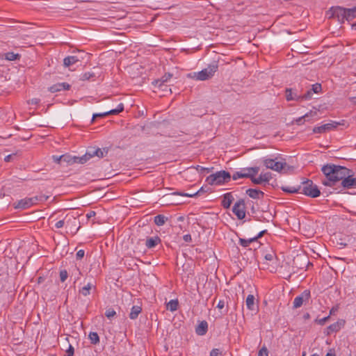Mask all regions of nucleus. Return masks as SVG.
<instances>
[{"label":"nucleus","instance_id":"1","mask_svg":"<svg viewBox=\"0 0 356 356\" xmlns=\"http://www.w3.org/2000/svg\"><path fill=\"white\" fill-rule=\"evenodd\" d=\"M321 171L325 176V179L322 180L324 186H334L337 182L343 180V177L348 175L349 169L334 164H326L321 168Z\"/></svg>","mask_w":356,"mask_h":356},{"label":"nucleus","instance_id":"2","mask_svg":"<svg viewBox=\"0 0 356 356\" xmlns=\"http://www.w3.org/2000/svg\"><path fill=\"white\" fill-rule=\"evenodd\" d=\"M300 187V193H302L308 197L315 198L321 195V191L318 187L314 184L313 181L311 179H306L304 180L301 185L299 186Z\"/></svg>","mask_w":356,"mask_h":356},{"label":"nucleus","instance_id":"3","mask_svg":"<svg viewBox=\"0 0 356 356\" xmlns=\"http://www.w3.org/2000/svg\"><path fill=\"white\" fill-rule=\"evenodd\" d=\"M49 199V196L41 194L35 195L32 197H26L19 200L15 206V209H26L31 206L38 204V202H43Z\"/></svg>","mask_w":356,"mask_h":356},{"label":"nucleus","instance_id":"4","mask_svg":"<svg viewBox=\"0 0 356 356\" xmlns=\"http://www.w3.org/2000/svg\"><path fill=\"white\" fill-rule=\"evenodd\" d=\"M231 179V175L225 170H220L207 177L206 181L209 185H221L228 183Z\"/></svg>","mask_w":356,"mask_h":356},{"label":"nucleus","instance_id":"5","mask_svg":"<svg viewBox=\"0 0 356 356\" xmlns=\"http://www.w3.org/2000/svg\"><path fill=\"white\" fill-rule=\"evenodd\" d=\"M175 196L193 197V195L188 193L176 191L163 195L161 198L162 202L168 205H179L184 203L179 198H177Z\"/></svg>","mask_w":356,"mask_h":356},{"label":"nucleus","instance_id":"6","mask_svg":"<svg viewBox=\"0 0 356 356\" xmlns=\"http://www.w3.org/2000/svg\"><path fill=\"white\" fill-rule=\"evenodd\" d=\"M218 69V63L216 61H213L212 63L209 64L207 68H204L197 73V75L199 76L198 80L206 81L212 78Z\"/></svg>","mask_w":356,"mask_h":356},{"label":"nucleus","instance_id":"7","mask_svg":"<svg viewBox=\"0 0 356 356\" xmlns=\"http://www.w3.org/2000/svg\"><path fill=\"white\" fill-rule=\"evenodd\" d=\"M266 232H267V230H263V231L260 232L257 234V236H256L253 238H250L249 239H245V238H240L238 240V243L240 244V245H241L244 248H246V247H248L250 244L257 242V245H253V247L250 248V250H252V248H254V250H257L258 248L260 247V245H261L259 243L257 242V239L259 238H261Z\"/></svg>","mask_w":356,"mask_h":356},{"label":"nucleus","instance_id":"8","mask_svg":"<svg viewBox=\"0 0 356 356\" xmlns=\"http://www.w3.org/2000/svg\"><path fill=\"white\" fill-rule=\"evenodd\" d=\"M313 94L314 93L312 92V91L309 89L302 95L296 94L295 97H291V88L286 89V99L287 101L296 100L298 102H301L303 100L311 99L313 96Z\"/></svg>","mask_w":356,"mask_h":356},{"label":"nucleus","instance_id":"9","mask_svg":"<svg viewBox=\"0 0 356 356\" xmlns=\"http://www.w3.org/2000/svg\"><path fill=\"white\" fill-rule=\"evenodd\" d=\"M232 212L239 220H242L245 217V204L244 200L240 199L234 204L232 208Z\"/></svg>","mask_w":356,"mask_h":356},{"label":"nucleus","instance_id":"10","mask_svg":"<svg viewBox=\"0 0 356 356\" xmlns=\"http://www.w3.org/2000/svg\"><path fill=\"white\" fill-rule=\"evenodd\" d=\"M264 165L269 169L273 170L275 171L280 172L282 169L285 168L286 165V163H282L280 161H275L272 159H266L264 160Z\"/></svg>","mask_w":356,"mask_h":356},{"label":"nucleus","instance_id":"11","mask_svg":"<svg viewBox=\"0 0 356 356\" xmlns=\"http://www.w3.org/2000/svg\"><path fill=\"white\" fill-rule=\"evenodd\" d=\"M352 170L349 169V172L348 175L343 177L342 181L341 182V185L343 188H356V178H354L352 175Z\"/></svg>","mask_w":356,"mask_h":356},{"label":"nucleus","instance_id":"12","mask_svg":"<svg viewBox=\"0 0 356 356\" xmlns=\"http://www.w3.org/2000/svg\"><path fill=\"white\" fill-rule=\"evenodd\" d=\"M311 297L310 291L305 290L300 296H298L295 298L293 300V307L294 309H297L300 307L303 302L305 301H308Z\"/></svg>","mask_w":356,"mask_h":356},{"label":"nucleus","instance_id":"13","mask_svg":"<svg viewBox=\"0 0 356 356\" xmlns=\"http://www.w3.org/2000/svg\"><path fill=\"white\" fill-rule=\"evenodd\" d=\"M340 123L337 122H332L330 123L325 124L319 127H315L313 129V133L314 134H323L329 131L334 128H337Z\"/></svg>","mask_w":356,"mask_h":356},{"label":"nucleus","instance_id":"14","mask_svg":"<svg viewBox=\"0 0 356 356\" xmlns=\"http://www.w3.org/2000/svg\"><path fill=\"white\" fill-rule=\"evenodd\" d=\"M332 12V17H337L339 21L342 22L344 21L346 17V9L341 7H335L330 9Z\"/></svg>","mask_w":356,"mask_h":356},{"label":"nucleus","instance_id":"15","mask_svg":"<svg viewBox=\"0 0 356 356\" xmlns=\"http://www.w3.org/2000/svg\"><path fill=\"white\" fill-rule=\"evenodd\" d=\"M77 222V220L76 218L73 217L72 216L67 215L63 220H60L58 221L55 226L56 228L59 229L64 226L65 224L67 225H69L70 224L74 223L76 224Z\"/></svg>","mask_w":356,"mask_h":356},{"label":"nucleus","instance_id":"16","mask_svg":"<svg viewBox=\"0 0 356 356\" xmlns=\"http://www.w3.org/2000/svg\"><path fill=\"white\" fill-rule=\"evenodd\" d=\"M70 88L71 86L67 83H58L49 87V90L51 92H56L61 90H68Z\"/></svg>","mask_w":356,"mask_h":356},{"label":"nucleus","instance_id":"17","mask_svg":"<svg viewBox=\"0 0 356 356\" xmlns=\"http://www.w3.org/2000/svg\"><path fill=\"white\" fill-rule=\"evenodd\" d=\"M234 198L232 193H227L222 195L221 205L224 209H229Z\"/></svg>","mask_w":356,"mask_h":356},{"label":"nucleus","instance_id":"18","mask_svg":"<svg viewBox=\"0 0 356 356\" xmlns=\"http://www.w3.org/2000/svg\"><path fill=\"white\" fill-rule=\"evenodd\" d=\"M246 194L252 199H263L265 194L263 191L256 188H249Z\"/></svg>","mask_w":356,"mask_h":356},{"label":"nucleus","instance_id":"19","mask_svg":"<svg viewBox=\"0 0 356 356\" xmlns=\"http://www.w3.org/2000/svg\"><path fill=\"white\" fill-rule=\"evenodd\" d=\"M172 77V74L165 73L161 79H155L152 84L158 88H161L165 83H167Z\"/></svg>","mask_w":356,"mask_h":356},{"label":"nucleus","instance_id":"20","mask_svg":"<svg viewBox=\"0 0 356 356\" xmlns=\"http://www.w3.org/2000/svg\"><path fill=\"white\" fill-rule=\"evenodd\" d=\"M345 325L344 320H339L336 323H334L327 327V334L332 332H337Z\"/></svg>","mask_w":356,"mask_h":356},{"label":"nucleus","instance_id":"21","mask_svg":"<svg viewBox=\"0 0 356 356\" xmlns=\"http://www.w3.org/2000/svg\"><path fill=\"white\" fill-rule=\"evenodd\" d=\"M208 331V323L206 321H201L195 327V332L199 336L204 335Z\"/></svg>","mask_w":356,"mask_h":356},{"label":"nucleus","instance_id":"22","mask_svg":"<svg viewBox=\"0 0 356 356\" xmlns=\"http://www.w3.org/2000/svg\"><path fill=\"white\" fill-rule=\"evenodd\" d=\"M88 155L90 156L91 158L95 156H97L99 159L103 158L104 156V151L101 149L100 148L96 147H90L87 149Z\"/></svg>","mask_w":356,"mask_h":356},{"label":"nucleus","instance_id":"23","mask_svg":"<svg viewBox=\"0 0 356 356\" xmlns=\"http://www.w3.org/2000/svg\"><path fill=\"white\" fill-rule=\"evenodd\" d=\"M161 242V238L158 236L149 237L146 240L145 245L147 248L152 249Z\"/></svg>","mask_w":356,"mask_h":356},{"label":"nucleus","instance_id":"24","mask_svg":"<svg viewBox=\"0 0 356 356\" xmlns=\"http://www.w3.org/2000/svg\"><path fill=\"white\" fill-rule=\"evenodd\" d=\"M80 61L79 58L76 56H69L64 58L63 60V65L65 67H69L71 65L76 63Z\"/></svg>","mask_w":356,"mask_h":356},{"label":"nucleus","instance_id":"25","mask_svg":"<svg viewBox=\"0 0 356 356\" xmlns=\"http://www.w3.org/2000/svg\"><path fill=\"white\" fill-rule=\"evenodd\" d=\"M142 312V307L139 305H134L131 309V312L129 313V317L131 320H135L138 318V315Z\"/></svg>","mask_w":356,"mask_h":356},{"label":"nucleus","instance_id":"26","mask_svg":"<svg viewBox=\"0 0 356 356\" xmlns=\"http://www.w3.org/2000/svg\"><path fill=\"white\" fill-rule=\"evenodd\" d=\"M59 159H63V162L70 165L76 163V156H72L69 154H65L59 156Z\"/></svg>","mask_w":356,"mask_h":356},{"label":"nucleus","instance_id":"27","mask_svg":"<svg viewBox=\"0 0 356 356\" xmlns=\"http://www.w3.org/2000/svg\"><path fill=\"white\" fill-rule=\"evenodd\" d=\"M356 17V6L352 8L346 9L345 19L352 21Z\"/></svg>","mask_w":356,"mask_h":356},{"label":"nucleus","instance_id":"28","mask_svg":"<svg viewBox=\"0 0 356 356\" xmlns=\"http://www.w3.org/2000/svg\"><path fill=\"white\" fill-rule=\"evenodd\" d=\"M254 296L252 294H250L248 296L245 301L246 306L248 309L250 310H254L255 309V305H254Z\"/></svg>","mask_w":356,"mask_h":356},{"label":"nucleus","instance_id":"29","mask_svg":"<svg viewBox=\"0 0 356 356\" xmlns=\"http://www.w3.org/2000/svg\"><path fill=\"white\" fill-rule=\"evenodd\" d=\"M167 220V217H165L163 215L159 214L154 217V222L157 226H162L165 223Z\"/></svg>","mask_w":356,"mask_h":356},{"label":"nucleus","instance_id":"30","mask_svg":"<svg viewBox=\"0 0 356 356\" xmlns=\"http://www.w3.org/2000/svg\"><path fill=\"white\" fill-rule=\"evenodd\" d=\"M300 187L299 186L298 187L294 186H282L281 189L286 193H298L300 191Z\"/></svg>","mask_w":356,"mask_h":356},{"label":"nucleus","instance_id":"31","mask_svg":"<svg viewBox=\"0 0 356 356\" xmlns=\"http://www.w3.org/2000/svg\"><path fill=\"white\" fill-rule=\"evenodd\" d=\"M179 302L177 300H171L167 303V309L171 312H175L178 309Z\"/></svg>","mask_w":356,"mask_h":356},{"label":"nucleus","instance_id":"32","mask_svg":"<svg viewBox=\"0 0 356 356\" xmlns=\"http://www.w3.org/2000/svg\"><path fill=\"white\" fill-rule=\"evenodd\" d=\"M21 55L19 54H15L14 52L10 51L4 54L5 59L8 60H19Z\"/></svg>","mask_w":356,"mask_h":356},{"label":"nucleus","instance_id":"33","mask_svg":"<svg viewBox=\"0 0 356 356\" xmlns=\"http://www.w3.org/2000/svg\"><path fill=\"white\" fill-rule=\"evenodd\" d=\"M90 343L93 345H96L99 343V337L95 332H90L88 335Z\"/></svg>","mask_w":356,"mask_h":356},{"label":"nucleus","instance_id":"34","mask_svg":"<svg viewBox=\"0 0 356 356\" xmlns=\"http://www.w3.org/2000/svg\"><path fill=\"white\" fill-rule=\"evenodd\" d=\"M244 174L252 175V176H255L259 171V167H250L243 169Z\"/></svg>","mask_w":356,"mask_h":356},{"label":"nucleus","instance_id":"35","mask_svg":"<svg viewBox=\"0 0 356 356\" xmlns=\"http://www.w3.org/2000/svg\"><path fill=\"white\" fill-rule=\"evenodd\" d=\"M90 159H91V157L90 156L88 155V151H86V154L82 156H76V163L83 164L86 163Z\"/></svg>","mask_w":356,"mask_h":356},{"label":"nucleus","instance_id":"36","mask_svg":"<svg viewBox=\"0 0 356 356\" xmlns=\"http://www.w3.org/2000/svg\"><path fill=\"white\" fill-rule=\"evenodd\" d=\"M124 110V105L123 104H118V107L115 109H112L111 111H107L108 115H118Z\"/></svg>","mask_w":356,"mask_h":356},{"label":"nucleus","instance_id":"37","mask_svg":"<svg viewBox=\"0 0 356 356\" xmlns=\"http://www.w3.org/2000/svg\"><path fill=\"white\" fill-rule=\"evenodd\" d=\"M92 287V284L90 283H88L86 286L82 287V289L79 291V292L84 296H87L90 294V291Z\"/></svg>","mask_w":356,"mask_h":356},{"label":"nucleus","instance_id":"38","mask_svg":"<svg viewBox=\"0 0 356 356\" xmlns=\"http://www.w3.org/2000/svg\"><path fill=\"white\" fill-rule=\"evenodd\" d=\"M249 177H250V175L249 174H244L243 173V171L242 170L241 172H236L233 176H232V179L234 180H236L239 178H248Z\"/></svg>","mask_w":356,"mask_h":356},{"label":"nucleus","instance_id":"39","mask_svg":"<svg viewBox=\"0 0 356 356\" xmlns=\"http://www.w3.org/2000/svg\"><path fill=\"white\" fill-rule=\"evenodd\" d=\"M96 76L94 72H85L81 75V81H87L90 80L92 78H95Z\"/></svg>","mask_w":356,"mask_h":356},{"label":"nucleus","instance_id":"40","mask_svg":"<svg viewBox=\"0 0 356 356\" xmlns=\"http://www.w3.org/2000/svg\"><path fill=\"white\" fill-rule=\"evenodd\" d=\"M298 261H302L304 264H307V266L311 265L312 266V264L310 263L308 260V259L306 257H298L297 258H295L293 261V264H296V262Z\"/></svg>","mask_w":356,"mask_h":356},{"label":"nucleus","instance_id":"41","mask_svg":"<svg viewBox=\"0 0 356 356\" xmlns=\"http://www.w3.org/2000/svg\"><path fill=\"white\" fill-rule=\"evenodd\" d=\"M312 112H309V113H306L305 115H304L303 116L298 118L296 120V123L298 125H300V124H302L305 122V119L308 118L309 116H312Z\"/></svg>","mask_w":356,"mask_h":356},{"label":"nucleus","instance_id":"42","mask_svg":"<svg viewBox=\"0 0 356 356\" xmlns=\"http://www.w3.org/2000/svg\"><path fill=\"white\" fill-rule=\"evenodd\" d=\"M248 178L250 179V180L252 181V182L254 184H261L264 181L262 180V178L259 175V177H255V176H252V175H250V177H249Z\"/></svg>","mask_w":356,"mask_h":356},{"label":"nucleus","instance_id":"43","mask_svg":"<svg viewBox=\"0 0 356 356\" xmlns=\"http://www.w3.org/2000/svg\"><path fill=\"white\" fill-rule=\"evenodd\" d=\"M115 315H116V312L113 308H108L105 312V316L109 319H111Z\"/></svg>","mask_w":356,"mask_h":356},{"label":"nucleus","instance_id":"44","mask_svg":"<svg viewBox=\"0 0 356 356\" xmlns=\"http://www.w3.org/2000/svg\"><path fill=\"white\" fill-rule=\"evenodd\" d=\"M322 87L320 83H315L312 85V88L310 89L313 93H318L321 91Z\"/></svg>","mask_w":356,"mask_h":356},{"label":"nucleus","instance_id":"45","mask_svg":"<svg viewBox=\"0 0 356 356\" xmlns=\"http://www.w3.org/2000/svg\"><path fill=\"white\" fill-rule=\"evenodd\" d=\"M260 176L261 177L264 182H268L272 179L271 173L269 172L261 173Z\"/></svg>","mask_w":356,"mask_h":356},{"label":"nucleus","instance_id":"46","mask_svg":"<svg viewBox=\"0 0 356 356\" xmlns=\"http://www.w3.org/2000/svg\"><path fill=\"white\" fill-rule=\"evenodd\" d=\"M195 168L197 171L200 172L201 173H203V172L209 173L213 170V168H204V167H202L200 165H197V167Z\"/></svg>","mask_w":356,"mask_h":356},{"label":"nucleus","instance_id":"47","mask_svg":"<svg viewBox=\"0 0 356 356\" xmlns=\"http://www.w3.org/2000/svg\"><path fill=\"white\" fill-rule=\"evenodd\" d=\"M68 277V273L66 270H62L60 271V280L62 282H64Z\"/></svg>","mask_w":356,"mask_h":356},{"label":"nucleus","instance_id":"48","mask_svg":"<svg viewBox=\"0 0 356 356\" xmlns=\"http://www.w3.org/2000/svg\"><path fill=\"white\" fill-rule=\"evenodd\" d=\"M17 156V153H13L11 154H9L8 156H6L5 158H4V161L6 162H10V161H13Z\"/></svg>","mask_w":356,"mask_h":356},{"label":"nucleus","instance_id":"49","mask_svg":"<svg viewBox=\"0 0 356 356\" xmlns=\"http://www.w3.org/2000/svg\"><path fill=\"white\" fill-rule=\"evenodd\" d=\"M106 116H108L107 111L104 112V113H95L92 115L91 123H93L94 121L95 120V119L97 118H104V117H106Z\"/></svg>","mask_w":356,"mask_h":356},{"label":"nucleus","instance_id":"50","mask_svg":"<svg viewBox=\"0 0 356 356\" xmlns=\"http://www.w3.org/2000/svg\"><path fill=\"white\" fill-rule=\"evenodd\" d=\"M258 356H268V351L266 346H263L258 353Z\"/></svg>","mask_w":356,"mask_h":356},{"label":"nucleus","instance_id":"51","mask_svg":"<svg viewBox=\"0 0 356 356\" xmlns=\"http://www.w3.org/2000/svg\"><path fill=\"white\" fill-rule=\"evenodd\" d=\"M329 318H330V316H327L324 317V318H321V319H316V322L318 324L323 325H324L328 321Z\"/></svg>","mask_w":356,"mask_h":356},{"label":"nucleus","instance_id":"52","mask_svg":"<svg viewBox=\"0 0 356 356\" xmlns=\"http://www.w3.org/2000/svg\"><path fill=\"white\" fill-rule=\"evenodd\" d=\"M221 354V351L218 348H213L210 352V356H218Z\"/></svg>","mask_w":356,"mask_h":356},{"label":"nucleus","instance_id":"53","mask_svg":"<svg viewBox=\"0 0 356 356\" xmlns=\"http://www.w3.org/2000/svg\"><path fill=\"white\" fill-rule=\"evenodd\" d=\"M84 254H85L84 250H79L76 252V259H78V260L81 259L84 257Z\"/></svg>","mask_w":356,"mask_h":356},{"label":"nucleus","instance_id":"54","mask_svg":"<svg viewBox=\"0 0 356 356\" xmlns=\"http://www.w3.org/2000/svg\"><path fill=\"white\" fill-rule=\"evenodd\" d=\"M74 352V348L72 346L70 345L68 349L66 350V356H73Z\"/></svg>","mask_w":356,"mask_h":356},{"label":"nucleus","instance_id":"55","mask_svg":"<svg viewBox=\"0 0 356 356\" xmlns=\"http://www.w3.org/2000/svg\"><path fill=\"white\" fill-rule=\"evenodd\" d=\"M183 239L185 242H187V243H190L192 241V238H191V234H185L184 236H183Z\"/></svg>","mask_w":356,"mask_h":356},{"label":"nucleus","instance_id":"56","mask_svg":"<svg viewBox=\"0 0 356 356\" xmlns=\"http://www.w3.org/2000/svg\"><path fill=\"white\" fill-rule=\"evenodd\" d=\"M273 257H274L273 254H272V253H268V254H266L265 255V259H266V260H268V261H272V260L273 259Z\"/></svg>","mask_w":356,"mask_h":356},{"label":"nucleus","instance_id":"57","mask_svg":"<svg viewBox=\"0 0 356 356\" xmlns=\"http://www.w3.org/2000/svg\"><path fill=\"white\" fill-rule=\"evenodd\" d=\"M40 99H38V98H33L31 100V104H33V105H37L40 103Z\"/></svg>","mask_w":356,"mask_h":356},{"label":"nucleus","instance_id":"58","mask_svg":"<svg viewBox=\"0 0 356 356\" xmlns=\"http://www.w3.org/2000/svg\"><path fill=\"white\" fill-rule=\"evenodd\" d=\"M217 307L218 309H223L225 307V302L224 300H219L218 305H217Z\"/></svg>","mask_w":356,"mask_h":356},{"label":"nucleus","instance_id":"59","mask_svg":"<svg viewBox=\"0 0 356 356\" xmlns=\"http://www.w3.org/2000/svg\"><path fill=\"white\" fill-rule=\"evenodd\" d=\"M204 192H205V191L204 190V188L202 187L197 193H195L194 194H191V195H193V197H194L196 195H200Z\"/></svg>","mask_w":356,"mask_h":356},{"label":"nucleus","instance_id":"60","mask_svg":"<svg viewBox=\"0 0 356 356\" xmlns=\"http://www.w3.org/2000/svg\"><path fill=\"white\" fill-rule=\"evenodd\" d=\"M52 158H53V160H54L56 163H62V162H63V159H59V156H55V155H54V156H52Z\"/></svg>","mask_w":356,"mask_h":356},{"label":"nucleus","instance_id":"61","mask_svg":"<svg viewBox=\"0 0 356 356\" xmlns=\"http://www.w3.org/2000/svg\"><path fill=\"white\" fill-rule=\"evenodd\" d=\"M197 72H193V73H190L188 74V76L191 77V78H193V79H195L196 80H198V76L197 75Z\"/></svg>","mask_w":356,"mask_h":356},{"label":"nucleus","instance_id":"62","mask_svg":"<svg viewBox=\"0 0 356 356\" xmlns=\"http://www.w3.org/2000/svg\"><path fill=\"white\" fill-rule=\"evenodd\" d=\"M148 127H146L145 126H140V127H136V129H138V131H145L147 129Z\"/></svg>","mask_w":356,"mask_h":356},{"label":"nucleus","instance_id":"63","mask_svg":"<svg viewBox=\"0 0 356 356\" xmlns=\"http://www.w3.org/2000/svg\"><path fill=\"white\" fill-rule=\"evenodd\" d=\"M95 214H96V213H95V211H90V212L86 215V216H87V218H92V216H95Z\"/></svg>","mask_w":356,"mask_h":356},{"label":"nucleus","instance_id":"64","mask_svg":"<svg viewBox=\"0 0 356 356\" xmlns=\"http://www.w3.org/2000/svg\"><path fill=\"white\" fill-rule=\"evenodd\" d=\"M337 312V308L336 307H332L330 311V315H334L335 314V312Z\"/></svg>","mask_w":356,"mask_h":356}]
</instances>
